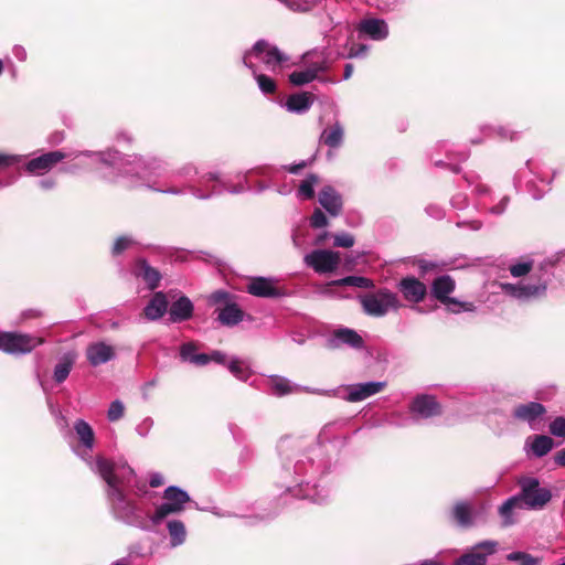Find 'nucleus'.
<instances>
[{
	"label": "nucleus",
	"mask_w": 565,
	"mask_h": 565,
	"mask_svg": "<svg viewBox=\"0 0 565 565\" xmlns=\"http://www.w3.org/2000/svg\"><path fill=\"white\" fill-rule=\"evenodd\" d=\"M96 470L106 483L105 493L113 518L141 531L149 532L167 516L181 513L190 501L185 490L170 486L163 491V502L150 513L127 494L130 488H135L137 495L147 493L146 483L137 480L136 472L129 465L98 459Z\"/></svg>",
	"instance_id": "nucleus-1"
},
{
	"label": "nucleus",
	"mask_w": 565,
	"mask_h": 565,
	"mask_svg": "<svg viewBox=\"0 0 565 565\" xmlns=\"http://www.w3.org/2000/svg\"><path fill=\"white\" fill-rule=\"evenodd\" d=\"M278 451L284 470L294 473V482L299 488L297 494L313 503L326 502L329 491L319 489L317 483L329 468L322 448L309 447L303 439L286 437L280 439Z\"/></svg>",
	"instance_id": "nucleus-2"
},
{
	"label": "nucleus",
	"mask_w": 565,
	"mask_h": 565,
	"mask_svg": "<svg viewBox=\"0 0 565 565\" xmlns=\"http://www.w3.org/2000/svg\"><path fill=\"white\" fill-rule=\"evenodd\" d=\"M121 166H125L126 173L136 174L138 178L146 181V186L154 192H160L164 194L172 195H183L185 192L191 193L194 198L200 200L211 199L213 195H220L224 192H228L231 194H239L247 191L249 188L247 186V177L246 174L243 177V182H239L236 185H232L228 182L221 179V174L218 172H209L203 174L200 178L199 183L201 185L206 184L207 182H216L217 185L213 186L211 191H203L201 186L188 184L185 186H158V179L170 177L169 173V162L160 157L154 156H139L134 154L126 158L124 156V162Z\"/></svg>",
	"instance_id": "nucleus-3"
},
{
	"label": "nucleus",
	"mask_w": 565,
	"mask_h": 565,
	"mask_svg": "<svg viewBox=\"0 0 565 565\" xmlns=\"http://www.w3.org/2000/svg\"><path fill=\"white\" fill-rule=\"evenodd\" d=\"M565 258V248L543 259L536 267L535 274L526 281L501 285L503 292L519 301L529 302L544 298L553 277V268Z\"/></svg>",
	"instance_id": "nucleus-4"
},
{
	"label": "nucleus",
	"mask_w": 565,
	"mask_h": 565,
	"mask_svg": "<svg viewBox=\"0 0 565 565\" xmlns=\"http://www.w3.org/2000/svg\"><path fill=\"white\" fill-rule=\"evenodd\" d=\"M66 153L71 154L67 159L74 161L62 169V171L66 173H75L78 170L93 168L96 164H103L109 168H119L124 162V156L113 148H108L103 151L74 150Z\"/></svg>",
	"instance_id": "nucleus-5"
},
{
	"label": "nucleus",
	"mask_w": 565,
	"mask_h": 565,
	"mask_svg": "<svg viewBox=\"0 0 565 565\" xmlns=\"http://www.w3.org/2000/svg\"><path fill=\"white\" fill-rule=\"evenodd\" d=\"M288 57L277 46L265 40L257 41L253 47L243 55L244 65L255 73L257 63H263L270 71H276Z\"/></svg>",
	"instance_id": "nucleus-6"
},
{
	"label": "nucleus",
	"mask_w": 565,
	"mask_h": 565,
	"mask_svg": "<svg viewBox=\"0 0 565 565\" xmlns=\"http://www.w3.org/2000/svg\"><path fill=\"white\" fill-rule=\"evenodd\" d=\"M518 484L520 492L515 495L526 510H542L552 500V491L541 487L540 480L535 477H521Z\"/></svg>",
	"instance_id": "nucleus-7"
},
{
	"label": "nucleus",
	"mask_w": 565,
	"mask_h": 565,
	"mask_svg": "<svg viewBox=\"0 0 565 565\" xmlns=\"http://www.w3.org/2000/svg\"><path fill=\"white\" fill-rule=\"evenodd\" d=\"M360 302L364 312L372 317H383L390 310H397L401 307L396 294L385 288L360 296Z\"/></svg>",
	"instance_id": "nucleus-8"
},
{
	"label": "nucleus",
	"mask_w": 565,
	"mask_h": 565,
	"mask_svg": "<svg viewBox=\"0 0 565 565\" xmlns=\"http://www.w3.org/2000/svg\"><path fill=\"white\" fill-rule=\"evenodd\" d=\"M43 343L41 338L19 332H0V351L12 355L30 353Z\"/></svg>",
	"instance_id": "nucleus-9"
},
{
	"label": "nucleus",
	"mask_w": 565,
	"mask_h": 565,
	"mask_svg": "<svg viewBox=\"0 0 565 565\" xmlns=\"http://www.w3.org/2000/svg\"><path fill=\"white\" fill-rule=\"evenodd\" d=\"M498 542L486 540L477 543L459 556L454 565H486L488 557L497 552Z\"/></svg>",
	"instance_id": "nucleus-10"
},
{
	"label": "nucleus",
	"mask_w": 565,
	"mask_h": 565,
	"mask_svg": "<svg viewBox=\"0 0 565 565\" xmlns=\"http://www.w3.org/2000/svg\"><path fill=\"white\" fill-rule=\"evenodd\" d=\"M327 347L329 349L350 348L353 350H362L365 348V342L355 330L341 327L334 329L327 339Z\"/></svg>",
	"instance_id": "nucleus-11"
},
{
	"label": "nucleus",
	"mask_w": 565,
	"mask_h": 565,
	"mask_svg": "<svg viewBox=\"0 0 565 565\" xmlns=\"http://www.w3.org/2000/svg\"><path fill=\"white\" fill-rule=\"evenodd\" d=\"M303 260L316 273L326 274L337 269L340 263V255L329 249H316L307 254Z\"/></svg>",
	"instance_id": "nucleus-12"
},
{
	"label": "nucleus",
	"mask_w": 565,
	"mask_h": 565,
	"mask_svg": "<svg viewBox=\"0 0 565 565\" xmlns=\"http://www.w3.org/2000/svg\"><path fill=\"white\" fill-rule=\"evenodd\" d=\"M68 157H71V154H67L65 151L53 150L29 160L24 168L25 171L30 174L43 175Z\"/></svg>",
	"instance_id": "nucleus-13"
},
{
	"label": "nucleus",
	"mask_w": 565,
	"mask_h": 565,
	"mask_svg": "<svg viewBox=\"0 0 565 565\" xmlns=\"http://www.w3.org/2000/svg\"><path fill=\"white\" fill-rule=\"evenodd\" d=\"M273 277H253L246 286L247 292L259 298H280L287 295L286 290L277 285Z\"/></svg>",
	"instance_id": "nucleus-14"
},
{
	"label": "nucleus",
	"mask_w": 565,
	"mask_h": 565,
	"mask_svg": "<svg viewBox=\"0 0 565 565\" xmlns=\"http://www.w3.org/2000/svg\"><path fill=\"white\" fill-rule=\"evenodd\" d=\"M385 387L386 382L384 381H371L364 383L350 384L344 386V395H340V397L350 403H356L382 392Z\"/></svg>",
	"instance_id": "nucleus-15"
},
{
	"label": "nucleus",
	"mask_w": 565,
	"mask_h": 565,
	"mask_svg": "<svg viewBox=\"0 0 565 565\" xmlns=\"http://www.w3.org/2000/svg\"><path fill=\"white\" fill-rule=\"evenodd\" d=\"M74 431L81 443V446L84 448L83 451H78V455L87 461L90 466L92 470L99 475L96 470L97 461L93 462L92 457L88 455L89 451L93 450L95 444V434L92 426L84 419H76L74 423ZM98 459H104L103 457H98Z\"/></svg>",
	"instance_id": "nucleus-16"
},
{
	"label": "nucleus",
	"mask_w": 565,
	"mask_h": 565,
	"mask_svg": "<svg viewBox=\"0 0 565 565\" xmlns=\"http://www.w3.org/2000/svg\"><path fill=\"white\" fill-rule=\"evenodd\" d=\"M409 412L413 420L418 422L440 415L441 408L434 396L422 394L413 398L409 405Z\"/></svg>",
	"instance_id": "nucleus-17"
},
{
	"label": "nucleus",
	"mask_w": 565,
	"mask_h": 565,
	"mask_svg": "<svg viewBox=\"0 0 565 565\" xmlns=\"http://www.w3.org/2000/svg\"><path fill=\"white\" fill-rule=\"evenodd\" d=\"M546 413L544 405L537 402H529L519 404L513 408V417L518 420L526 423L531 429H539V420Z\"/></svg>",
	"instance_id": "nucleus-18"
},
{
	"label": "nucleus",
	"mask_w": 565,
	"mask_h": 565,
	"mask_svg": "<svg viewBox=\"0 0 565 565\" xmlns=\"http://www.w3.org/2000/svg\"><path fill=\"white\" fill-rule=\"evenodd\" d=\"M344 138L345 128L340 120L335 119L321 130L319 142L329 150H337L343 146Z\"/></svg>",
	"instance_id": "nucleus-19"
},
{
	"label": "nucleus",
	"mask_w": 565,
	"mask_h": 565,
	"mask_svg": "<svg viewBox=\"0 0 565 565\" xmlns=\"http://www.w3.org/2000/svg\"><path fill=\"white\" fill-rule=\"evenodd\" d=\"M398 290L405 300L414 303L422 302L427 295V287L414 276H406L398 282Z\"/></svg>",
	"instance_id": "nucleus-20"
},
{
	"label": "nucleus",
	"mask_w": 565,
	"mask_h": 565,
	"mask_svg": "<svg viewBox=\"0 0 565 565\" xmlns=\"http://www.w3.org/2000/svg\"><path fill=\"white\" fill-rule=\"evenodd\" d=\"M356 30L360 35H365L373 41H383L388 36V25L385 20L366 18L359 22Z\"/></svg>",
	"instance_id": "nucleus-21"
},
{
	"label": "nucleus",
	"mask_w": 565,
	"mask_h": 565,
	"mask_svg": "<svg viewBox=\"0 0 565 565\" xmlns=\"http://www.w3.org/2000/svg\"><path fill=\"white\" fill-rule=\"evenodd\" d=\"M318 202L332 217H337L342 213V195L331 185H324L320 190L318 194Z\"/></svg>",
	"instance_id": "nucleus-22"
},
{
	"label": "nucleus",
	"mask_w": 565,
	"mask_h": 565,
	"mask_svg": "<svg viewBox=\"0 0 565 565\" xmlns=\"http://www.w3.org/2000/svg\"><path fill=\"white\" fill-rule=\"evenodd\" d=\"M456 524L462 529L472 527L476 524L477 512L470 501L460 500L455 502L450 511Z\"/></svg>",
	"instance_id": "nucleus-23"
},
{
	"label": "nucleus",
	"mask_w": 565,
	"mask_h": 565,
	"mask_svg": "<svg viewBox=\"0 0 565 565\" xmlns=\"http://www.w3.org/2000/svg\"><path fill=\"white\" fill-rule=\"evenodd\" d=\"M115 349L104 341L90 343L86 349V358L92 366L105 364L115 359Z\"/></svg>",
	"instance_id": "nucleus-24"
},
{
	"label": "nucleus",
	"mask_w": 565,
	"mask_h": 565,
	"mask_svg": "<svg viewBox=\"0 0 565 565\" xmlns=\"http://www.w3.org/2000/svg\"><path fill=\"white\" fill-rule=\"evenodd\" d=\"M267 392L276 397H282L292 393L300 392V385L292 383L287 377L280 375H269L266 380Z\"/></svg>",
	"instance_id": "nucleus-25"
},
{
	"label": "nucleus",
	"mask_w": 565,
	"mask_h": 565,
	"mask_svg": "<svg viewBox=\"0 0 565 565\" xmlns=\"http://www.w3.org/2000/svg\"><path fill=\"white\" fill-rule=\"evenodd\" d=\"M135 275L141 278L151 290L159 286L162 278L160 271L152 267L145 258L136 260Z\"/></svg>",
	"instance_id": "nucleus-26"
},
{
	"label": "nucleus",
	"mask_w": 565,
	"mask_h": 565,
	"mask_svg": "<svg viewBox=\"0 0 565 565\" xmlns=\"http://www.w3.org/2000/svg\"><path fill=\"white\" fill-rule=\"evenodd\" d=\"M455 289L456 281L449 275H441L433 280L430 294L440 303H445Z\"/></svg>",
	"instance_id": "nucleus-27"
},
{
	"label": "nucleus",
	"mask_w": 565,
	"mask_h": 565,
	"mask_svg": "<svg viewBox=\"0 0 565 565\" xmlns=\"http://www.w3.org/2000/svg\"><path fill=\"white\" fill-rule=\"evenodd\" d=\"M194 306L190 298L181 296L172 302L169 309V320L172 323L183 322L192 318Z\"/></svg>",
	"instance_id": "nucleus-28"
},
{
	"label": "nucleus",
	"mask_w": 565,
	"mask_h": 565,
	"mask_svg": "<svg viewBox=\"0 0 565 565\" xmlns=\"http://www.w3.org/2000/svg\"><path fill=\"white\" fill-rule=\"evenodd\" d=\"M302 58L306 68L313 72L316 79L319 78L320 73H324L329 68L328 53L326 50H312L307 52Z\"/></svg>",
	"instance_id": "nucleus-29"
},
{
	"label": "nucleus",
	"mask_w": 565,
	"mask_h": 565,
	"mask_svg": "<svg viewBox=\"0 0 565 565\" xmlns=\"http://www.w3.org/2000/svg\"><path fill=\"white\" fill-rule=\"evenodd\" d=\"M168 299L162 291L154 292L143 309L145 317L150 321L159 320L167 312Z\"/></svg>",
	"instance_id": "nucleus-30"
},
{
	"label": "nucleus",
	"mask_w": 565,
	"mask_h": 565,
	"mask_svg": "<svg viewBox=\"0 0 565 565\" xmlns=\"http://www.w3.org/2000/svg\"><path fill=\"white\" fill-rule=\"evenodd\" d=\"M312 104L313 95L302 92L290 95L285 103V107L289 113L305 114L311 108Z\"/></svg>",
	"instance_id": "nucleus-31"
},
{
	"label": "nucleus",
	"mask_w": 565,
	"mask_h": 565,
	"mask_svg": "<svg viewBox=\"0 0 565 565\" xmlns=\"http://www.w3.org/2000/svg\"><path fill=\"white\" fill-rule=\"evenodd\" d=\"M199 344L194 341L185 342L180 347V359L183 362L191 363L196 366L207 364L206 353H198Z\"/></svg>",
	"instance_id": "nucleus-32"
},
{
	"label": "nucleus",
	"mask_w": 565,
	"mask_h": 565,
	"mask_svg": "<svg viewBox=\"0 0 565 565\" xmlns=\"http://www.w3.org/2000/svg\"><path fill=\"white\" fill-rule=\"evenodd\" d=\"M553 446V439L546 435H535L527 438L525 441V447H529L532 454L537 458L547 455L552 450Z\"/></svg>",
	"instance_id": "nucleus-33"
},
{
	"label": "nucleus",
	"mask_w": 565,
	"mask_h": 565,
	"mask_svg": "<svg viewBox=\"0 0 565 565\" xmlns=\"http://www.w3.org/2000/svg\"><path fill=\"white\" fill-rule=\"evenodd\" d=\"M244 318L243 310L234 302L226 303L220 311L217 320L226 327L238 324Z\"/></svg>",
	"instance_id": "nucleus-34"
},
{
	"label": "nucleus",
	"mask_w": 565,
	"mask_h": 565,
	"mask_svg": "<svg viewBox=\"0 0 565 565\" xmlns=\"http://www.w3.org/2000/svg\"><path fill=\"white\" fill-rule=\"evenodd\" d=\"M167 530L170 537V546L178 547L184 544L186 540V529L182 521L170 520L167 522Z\"/></svg>",
	"instance_id": "nucleus-35"
},
{
	"label": "nucleus",
	"mask_w": 565,
	"mask_h": 565,
	"mask_svg": "<svg viewBox=\"0 0 565 565\" xmlns=\"http://www.w3.org/2000/svg\"><path fill=\"white\" fill-rule=\"evenodd\" d=\"M516 509H524L521 505V503L519 502V499L516 498V495L510 497L499 507L498 512L502 519L503 526H510L515 523V520L513 518V512Z\"/></svg>",
	"instance_id": "nucleus-36"
},
{
	"label": "nucleus",
	"mask_w": 565,
	"mask_h": 565,
	"mask_svg": "<svg viewBox=\"0 0 565 565\" xmlns=\"http://www.w3.org/2000/svg\"><path fill=\"white\" fill-rule=\"evenodd\" d=\"M75 358L72 354H65L54 367L53 377L56 383H63L70 375Z\"/></svg>",
	"instance_id": "nucleus-37"
},
{
	"label": "nucleus",
	"mask_w": 565,
	"mask_h": 565,
	"mask_svg": "<svg viewBox=\"0 0 565 565\" xmlns=\"http://www.w3.org/2000/svg\"><path fill=\"white\" fill-rule=\"evenodd\" d=\"M319 182V177L315 173L308 174L300 183L297 190V196L300 200H310L315 195V185Z\"/></svg>",
	"instance_id": "nucleus-38"
},
{
	"label": "nucleus",
	"mask_w": 565,
	"mask_h": 565,
	"mask_svg": "<svg viewBox=\"0 0 565 565\" xmlns=\"http://www.w3.org/2000/svg\"><path fill=\"white\" fill-rule=\"evenodd\" d=\"M331 285H334V286H352V287L364 288V289H369V288H373L374 287L373 280H371V279H369L366 277H362V276H348V277H344V278H341V279H338V280H333L331 282Z\"/></svg>",
	"instance_id": "nucleus-39"
},
{
	"label": "nucleus",
	"mask_w": 565,
	"mask_h": 565,
	"mask_svg": "<svg viewBox=\"0 0 565 565\" xmlns=\"http://www.w3.org/2000/svg\"><path fill=\"white\" fill-rule=\"evenodd\" d=\"M444 305L446 306L447 311L456 315L460 312H472L476 310L473 302L460 301L454 297H450Z\"/></svg>",
	"instance_id": "nucleus-40"
},
{
	"label": "nucleus",
	"mask_w": 565,
	"mask_h": 565,
	"mask_svg": "<svg viewBox=\"0 0 565 565\" xmlns=\"http://www.w3.org/2000/svg\"><path fill=\"white\" fill-rule=\"evenodd\" d=\"M228 371L239 381L246 382L250 372L238 358H232L227 364Z\"/></svg>",
	"instance_id": "nucleus-41"
},
{
	"label": "nucleus",
	"mask_w": 565,
	"mask_h": 565,
	"mask_svg": "<svg viewBox=\"0 0 565 565\" xmlns=\"http://www.w3.org/2000/svg\"><path fill=\"white\" fill-rule=\"evenodd\" d=\"M315 79L316 77L313 72L306 67L300 71H295L289 75V81L295 86H302L313 82Z\"/></svg>",
	"instance_id": "nucleus-42"
},
{
	"label": "nucleus",
	"mask_w": 565,
	"mask_h": 565,
	"mask_svg": "<svg viewBox=\"0 0 565 565\" xmlns=\"http://www.w3.org/2000/svg\"><path fill=\"white\" fill-rule=\"evenodd\" d=\"M254 78L257 82L258 88L264 94H273L276 90V83L275 81L262 73H258V68H255V73H253Z\"/></svg>",
	"instance_id": "nucleus-43"
},
{
	"label": "nucleus",
	"mask_w": 565,
	"mask_h": 565,
	"mask_svg": "<svg viewBox=\"0 0 565 565\" xmlns=\"http://www.w3.org/2000/svg\"><path fill=\"white\" fill-rule=\"evenodd\" d=\"M509 562H515L519 565H540L541 558L534 557L525 552H512L507 555Z\"/></svg>",
	"instance_id": "nucleus-44"
},
{
	"label": "nucleus",
	"mask_w": 565,
	"mask_h": 565,
	"mask_svg": "<svg viewBox=\"0 0 565 565\" xmlns=\"http://www.w3.org/2000/svg\"><path fill=\"white\" fill-rule=\"evenodd\" d=\"M136 244V241L130 235H122L115 239L111 247V255L119 256Z\"/></svg>",
	"instance_id": "nucleus-45"
},
{
	"label": "nucleus",
	"mask_w": 565,
	"mask_h": 565,
	"mask_svg": "<svg viewBox=\"0 0 565 565\" xmlns=\"http://www.w3.org/2000/svg\"><path fill=\"white\" fill-rule=\"evenodd\" d=\"M490 134L498 136L502 140H516L519 132L505 126L489 127Z\"/></svg>",
	"instance_id": "nucleus-46"
},
{
	"label": "nucleus",
	"mask_w": 565,
	"mask_h": 565,
	"mask_svg": "<svg viewBox=\"0 0 565 565\" xmlns=\"http://www.w3.org/2000/svg\"><path fill=\"white\" fill-rule=\"evenodd\" d=\"M532 268H533V262L526 260V262H520V263L511 265L509 270L513 277L520 278V277L527 275L532 270Z\"/></svg>",
	"instance_id": "nucleus-47"
},
{
	"label": "nucleus",
	"mask_w": 565,
	"mask_h": 565,
	"mask_svg": "<svg viewBox=\"0 0 565 565\" xmlns=\"http://www.w3.org/2000/svg\"><path fill=\"white\" fill-rule=\"evenodd\" d=\"M125 414V406L121 401L116 399L110 403L109 408L107 411V418L109 422L119 420Z\"/></svg>",
	"instance_id": "nucleus-48"
},
{
	"label": "nucleus",
	"mask_w": 565,
	"mask_h": 565,
	"mask_svg": "<svg viewBox=\"0 0 565 565\" xmlns=\"http://www.w3.org/2000/svg\"><path fill=\"white\" fill-rule=\"evenodd\" d=\"M207 301L212 306H215V305H224V306H226V303H232L233 302L231 294L225 291V290H222V289L212 292L209 296Z\"/></svg>",
	"instance_id": "nucleus-49"
},
{
	"label": "nucleus",
	"mask_w": 565,
	"mask_h": 565,
	"mask_svg": "<svg viewBox=\"0 0 565 565\" xmlns=\"http://www.w3.org/2000/svg\"><path fill=\"white\" fill-rule=\"evenodd\" d=\"M198 174V168L189 162V163H184L183 166H181L180 168L175 169L174 171H172L170 173V177H177V178H181V179H189L193 175H196Z\"/></svg>",
	"instance_id": "nucleus-50"
},
{
	"label": "nucleus",
	"mask_w": 565,
	"mask_h": 565,
	"mask_svg": "<svg viewBox=\"0 0 565 565\" xmlns=\"http://www.w3.org/2000/svg\"><path fill=\"white\" fill-rule=\"evenodd\" d=\"M550 431L553 436L565 438V417H556L550 424Z\"/></svg>",
	"instance_id": "nucleus-51"
},
{
	"label": "nucleus",
	"mask_w": 565,
	"mask_h": 565,
	"mask_svg": "<svg viewBox=\"0 0 565 565\" xmlns=\"http://www.w3.org/2000/svg\"><path fill=\"white\" fill-rule=\"evenodd\" d=\"M333 244L337 247L349 248L354 245V237L349 233H339L333 236Z\"/></svg>",
	"instance_id": "nucleus-52"
},
{
	"label": "nucleus",
	"mask_w": 565,
	"mask_h": 565,
	"mask_svg": "<svg viewBox=\"0 0 565 565\" xmlns=\"http://www.w3.org/2000/svg\"><path fill=\"white\" fill-rule=\"evenodd\" d=\"M328 224L326 214L320 209H316L310 217V225L315 228H322Z\"/></svg>",
	"instance_id": "nucleus-53"
},
{
	"label": "nucleus",
	"mask_w": 565,
	"mask_h": 565,
	"mask_svg": "<svg viewBox=\"0 0 565 565\" xmlns=\"http://www.w3.org/2000/svg\"><path fill=\"white\" fill-rule=\"evenodd\" d=\"M24 159V156L21 154H6L0 153V168H8L15 166Z\"/></svg>",
	"instance_id": "nucleus-54"
},
{
	"label": "nucleus",
	"mask_w": 565,
	"mask_h": 565,
	"mask_svg": "<svg viewBox=\"0 0 565 565\" xmlns=\"http://www.w3.org/2000/svg\"><path fill=\"white\" fill-rule=\"evenodd\" d=\"M509 203H510V196L504 195L500 199V201L497 204L489 207L488 212L492 215L500 216L507 211Z\"/></svg>",
	"instance_id": "nucleus-55"
},
{
	"label": "nucleus",
	"mask_w": 565,
	"mask_h": 565,
	"mask_svg": "<svg viewBox=\"0 0 565 565\" xmlns=\"http://www.w3.org/2000/svg\"><path fill=\"white\" fill-rule=\"evenodd\" d=\"M153 426V419L151 417L143 418L137 426L136 433L140 437H147Z\"/></svg>",
	"instance_id": "nucleus-56"
},
{
	"label": "nucleus",
	"mask_w": 565,
	"mask_h": 565,
	"mask_svg": "<svg viewBox=\"0 0 565 565\" xmlns=\"http://www.w3.org/2000/svg\"><path fill=\"white\" fill-rule=\"evenodd\" d=\"M369 45L366 44H356L350 47L348 57L354 58V57H365L369 52Z\"/></svg>",
	"instance_id": "nucleus-57"
},
{
	"label": "nucleus",
	"mask_w": 565,
	"mask_h": 565,
	"mask_svg": "<svg viewBox=\"0 0 565 565\" xmlns=\"http://www.w3.org/2000/svg\"><path fill=\"white\" fill-rule=\"evenodd\" d=\"M132 140H134V137L128 130L121 129L115 134V141L118 145H130L132 142Z\"/></svg>",
	"instance_id": "nucleus-58"
},
{
	"label": "nucleus",
	"mask_w": 565,
	"mask_h": 565,
	"mask_svg": "<svg viewBox=\"0 0 565 565\" xmlns=\"http://www.w3.org/2000/svg\"><path fill=\"white\" fill-rule=\"evenodd\" d=\"M207 364L210 362H215L217 364L224 365L226 363V354L222 351L214 350L210 354L206 353Z\"/></svg>",
	"instance_id": "nucleus-59"
},
{
	"label": "nucleus",
	"mask_w": 565,
	"mask_h": 565,
	"mask_svg": "<svg viewBox=\"0 0 565 565\" xmlns=\"http://www.w3.org/2000/svg\"><path fill=\"white\" fill-rule=\"evenodd\" d=\"M300 392H307L316 395H324V396H335L337 393L334 390H322V388H312L309 386H300Z\"/></svg>",
	"instance_id": "nucleus-60"
},
{
	"label": "nucleus",
	"mask_w": 565,
	"mask_h": 565,
	"mask_svg": "<svg viewBox=\"0 0 565 565\" xmlns=\"http://www.w3.org/2000/svg\"><path fill=\"white\" fill-rule=\"evenodd\" d=\"M158 384V380L157 379H152L148 382H146L142 386H141V392H142V397L143 399H149L150 397V391L156 387Z\"/></svg>",
	"instance_id": "nucleus-61"
},
{
	"label": "nucleus",
	"mask_w": 565,
	"mask_h": 565,
	"mask_svg": "<svg viewBox=\"0 0 565 565\" xmlns=\"http://www.w3.org/2000/svg\"><path fill=\"white\" fill-rule=\"evenodd\" d=\"M164 482L163 476L159 472H152L149 476V486L151 488H158Z\"/></svg>",
	"instance_id": "nucleus-62"
},
{
	"label": "nucleus",
	"mask_w": 565,
	"mask_h": 565,
	"mask_svg": "<svg viewBox=\"0 0 565 565\" xmlns=\"http://www.w3.org/2000/svg\"><path fill=\"white\" fill-rule=\"evenodd\" d=\"M38 184L42 190L49 191V190H52L56 185V180L52 177H49L45 179H41L38 182Z\"/></svg>",
	"instance_id": "nucleus-63"
},
{
	"label": "nucleus",
	"mask_w": 565,
	"mask_h": 565,
	"mask_svg": "<svg viewBox=\"0 0 565 565\" xmlns=\"http://www.w3.org/2000/svg\"><path fill=\"white\" fill-rule=\"evenodd\" d=\"M12 54L20 62H24L28 56L25 49L21 45H14L12 49Z\"/></svg>",
	"instance_id": "nucleus-64"
}]
</instances>
